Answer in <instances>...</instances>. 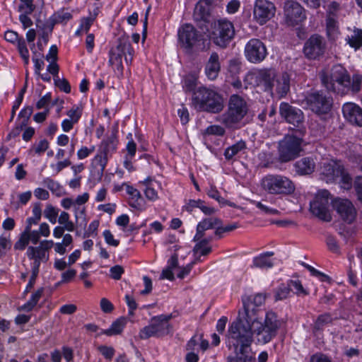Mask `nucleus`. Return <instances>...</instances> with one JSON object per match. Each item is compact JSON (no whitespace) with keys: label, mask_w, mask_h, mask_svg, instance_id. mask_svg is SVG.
<instances>
[{"label":"nucleus","mask_w":362,"mask_h":362,"mask_svg":"<svg viewBox=\"0 0 362 362\" xmlns=\"http://www.w3.org/2000/svg\"><path fill=\"white\" fill-rule=\"evenodd\" d=\"M256 310L244 304V310L229 326L226 335V346L235 354L251 351L253 341L252 326L257 322Z\"/></svg>","instance_id":"nucleus-1"},{"label":"nucleus","mask_w":362,"mask_h":362,"mask_svg":"<svg viewBox=\"0 0 362 362\" xmlns=\"http://www.w3.org/2000/svg\"><path fill=\"white\" fill-rule=\"evenodd\" d=\"M319 76L322 86L328 91L343 95L349 91L355 93L361 90L362 76L354 74L351 78L347 70L340 64L321 71Z\"/></svg>","instance_id":"nucleus-2"},{"label":"nucleus","mask_w":362,"mask_h":362,"mask_svg":"<svg viewBox=\"0 0 362 362\" xmlns=\"http://www.w3.org/2000/svg\"><path fill=\"white\" fill-rule=\"evenodd\" d=\"M247 111L246 101L240 95L233 94L229 98L227 110L218 115L216 121L228 129H238L243 126V120Z\"/></svg>","instance_id":"nucleus-3"},{"label":"nucleus","mask_w":362,"mask_h":362,"mask_svg":"<svg viewBox=\"0 0 362 362\" xmlns=\"http://www.w3.org/2000/svg\"><path fill=\"white\" fill-rule=\"evenodd\" d=\"M192 100L194 108L200 112L217 114L221 112L224 107L223 95L218 92L206 87H200L194 91Z\"/></svg>","instance_id":"nucleus-4"},{"label":"nucleus","mask_w":362,"mask_h":362,"mask_svg":"<svg viewBox=\"0 0 362 362\" xmlns=\"http://www.w3.org/2000/svg\"><path fill=\"white\" fill-rule=\"evenodd\" d=\"M261 185L268 194L276 196L291 195L296 189V185L290 178L278 174L266 175L262 178Z\"/></svg>","instance_id":"nucleus-5"},{"label":"nucleus","mask_w":362,"mask_h":362,"mask_svg":"<svg viewBox=\"0 0 362 362\" xmlns=\"http://www.w3.org/2000/svg\"><path fill=\"white\" fill-rule=\"evenodd\" d=\"M178 43L186 54L202 50L204 39L197 29L189 23L182 25L178 30Z\"/></svg>","instance_id":"nucleus-6"},{"label":"nucleus","mask_w":362,"mask_h":362,"mask_svg":"<svg viewBox=\"0 0 362 362\" xmlns=\"http://www.w3.org/2000/svg\"><path fill=\"white\" fill-rule=\"evenodd\" d=\"M206 31L213 42L221 48L227 47L235 36L233 24L226 19L214 21Z\"/></svg>","instance_id":"nucleus-7"},{"label":"nucleus","mask_w":362,"mask_h":362,"mask_svg":"<svg viewBox=\"0 0 362 362\" xmlns=\"http://www.w3.org/2000/svg\"><path fill=\"white\" fill-rule=\"evenodd\" d=\"M303 139L293 134H288L279 143V158L281 162L286 163L299 156L303 151Z\"/></svg>","instance_id":"nucleus-8"},{"label":"nucleus","mask_w":362,"mask_h":362,"mask_svg":"<svg viewBox=\"0 0 362 362\" xmlns=\"http://www.w3.org/2000/svg\"><path fill=\"white\" fill-rule=\"evenodd\" d=\"M305 102L313 112L317 115H323L330 111L333 100L323 91H315L306 96Z\"/></svg>","instance_id":"nucleus-9"},{"label":"nucleus","mask_w":362,"mask_h":362,"mask_svg":"<svg viewBox=\"0 0 362 362\" xmlns=\"http://www.w3.org/2000/svg\"><path fill=\"white\" fill-rule=\"evenodd\" d=\"M327 49L325 38L318 35H312L304 43L303 54L309 59H319L324 55Z\"/></svg>","instance_id":"nucleus-10"},{"label":"nucleus","mask_w":362,"mask_h":362,"mask_svg":"<svg viewBox=\"0 0 362 362\" xmlns=\"http://www.w3.org/2000/svg\"><path fill=\"white\" fill-rule=\"evenodd\" d=\"M284 8L286 21L289 25H298L306 19L305 10L296 1H286Z\"/></svg>","instance_id":"nucleus-11"},{"label":"nucleus","mask_w":362,"mask_h":362,"mask_svg":"<svg viewBox=\"0 0 362 362\" xmlns=\"http://www.w3.org/2000/svg\"><path fill=\"white\" fill-rule=\"evenodd\" d=\"M332 204L344 221L350 224L355 221L357 211L351 201L347 199L336 198L332 200Z\"/></svg>","instance_id":"nucleus-12"},{"label":"nucleus","mask_w":362,"mask_h":362,"mask_svg":"<svg viewBox=\"0 0 362 362\" xmlns=\"http://www.w3.org/2000/svg\"><path fill=\"white\" fill-rule=\"evenodd\" d=\"M247 59L252 63H259L263 61L267 54V48L264 44L259 39H251L245 48Z\"/></svg>","instance_id":"nucleus-13"},{"label":"nucleus","mask_w":362,"mask_h":362,"mask_svg":"<svg viewBox=\"0 0 362 362\" xmlns=\"http://www.w3.org/2000/svg\"><path fill=\"white\" fill-rule=\"evenodd\" d=\"M274 4L267 0H256L254 6L253 16L260 25L266 23L275 14Z\"/></svg>","instance_id":"nucleus-14"},{"label":"nucleus","mask_w":362,"mask_h":362,"mask_svg":"<svg viewBox=\"0 0 362 362\" xmlns=\"http://www.w3.org/2000/svg\"><path fill=\"white\" fill-rule=\"evenodd\" d=\"M281 116L288 123L298 127L303 122L304 115L303 111L293 107L288 103H281L279 106Z\"/></svg>","instance_id":"nucleus-15"},{"label":"nucleus","mask_w":362,"mask_h":362,"mask_svg":"<svg viewBox=\"0 0 362 362\" xmlns=\"http://www.w3.org/2000/svg\"><path fill=\"white\" fill-rule=\"evenodd\" d=\"M194 20L199 23L198 26L203 30L204 26L207 27L206 23H211L210 18V4L209 0H200L195 6L194 13Z\"/></svg>","instance_id":"nucleus-16"},{"label":"nucleus","mask_w":362,"mask_h":362,"mask_svg":"<svg viewBox=\"0 0 362 362\" xmlns=\"http://www.w3.org/2000/svg\"><path fill=\"white\" fill-rule=\"evenodd\" d=\"M344 117L351 124L362 127V109L355 103H346L342 107Z\"/></svg>","instance_id":"nucleus-17"},{"label":"nucleus","mask_w":362,"mask_h":362,"mask_svg":"<svg viewBox=\"0 0 362 362\" xmlns=\"http://www.w3.org/2000/svg\"><path fill=\"white\" fill-rule=\"evenodd\" d=\"M172 317V314H170L160 315L159 316L153 317L151 319L157 337H163L172 332L173 327L171 325L169 324V320H171Z\"/></svg>","instance_id":"nucleus-18"},{"label":"nucleus","mask_w":362,"mask_h":362,"mask_svg":"<svg viewBox=\"0 0 362 362\" xmlns=\"http://www.w3.org/2000/svg\"><path fill=\"white\" fill-rule=\"evenodd\" d=\"M252 337H255L257 342L260 344H266L270 342L277 335L265 327L262 322L258 321L252 326Z\"/></svg>","instance_id":"nucleus-19"},{"label":"nucleus","mask_w":362,"mask_h":362,"mask_svg":"<svg viewBox=\"0 0 362 362\" xmlns=\"http://www.w3.org/2000/svg\"><path fill=\"white\" fill-rule=\"evenodd\" d=\"M205 74L209 80L214 81L217 78L221 71V63L219 55L217 52H213L206 63Z\"/></svg>","instance_id":"nucleus-20"},{"label":"nucleus","mask_w":362,"mask_h":362,"mask_svg":"<svg viewBox=\"0 0 362 362\" xmlns=\"http://www.w3.org/2000/svg\"><path fill=\"white\" fill-rule=\"evenodd\" d=\"M113 48L117 52L124 54L127 63L131 62L132 61L134 50L129 42V35L127 34L122 35L117 39V46Z\"/></svg>","instance_id":"nucleus-21"},{"label":"nucleus","mask_w":362,"mask_h":362,"mask_svg":"<svg viewBox=\"0 0 362 362\" xmlns=\"http://www.w3.org/2000/svg\"><path fill=\"white\" fill-rule=\"evenodd\" d=\"M315 159L312 156L304 157L294 163L296 173L299 175L312 174L315 169Z\"/></svg>","instance_id":"nucleus-22"},{"label":"nucleus","mask_w":362,"mask_h":362,"mask_svg":"<svg viewBox=\"0 0 362 362\" xmlns=\"http://www.w3.org/2000/svg\"><path fill=\"white\" fill-rule=\"evenodd\" d=\"M343 165L337 162L324 163L322 168V175L325 177L327 182L337 180V177L341 175Z\"/></svg>","instance_id":"nucleus-23"},{"label":"nucleus","mask_w":362,"mask_h":362,"mask_svg":"<svg viewBox=\"0 0 362 362\" xmlns=\"http://www.w3.org/2000/svg\"><path fill=\"white\" fill-rule=\"evenodd\" d=\"M262 324L277 335L279 330L284 326L285 322L276 313L270 310L266 313Z\"/></svg>","instance_id":"nucleus-24"},{"label":"nucleus","mask_w":362,"mask_h":362,"mask_svg":"<svg viewBox=\"0 0 362 362\" xmlns=\"http://www.w3.org/2000/svg\"><path fill=\"white\" fill-rule=\"evenodd\" d=\"M117 132L112 131L111 134L105 138L99 146V152L102 154H112L117 148L118 140L117 138Z\"/></svg>","instance_id":"nucleus-25"},{"label":"nucleus","mask_w":362,"mask_h":362,"mask_svg":"<svg viewBox=\"0 0 362 362\" xmlns=\"http://www.w3.org/2000/svg\"><path fill=\"white\" fill-rule=\"evenodd\" d=\"M27 256L30 259H33V265L36 267H40L41 262H46L48 259V254L45 251L42 247H28Z\"/></svg>","instance_id":"nucleus-26"},{"label":"nucleus","mask_w":362,"mask_h":362,"mask_svg":"<svg viewBox=\"0 0 362 362\" xmlns=\"http://www.w3.org/2000/svg\"><path fill=\"white\" fill-rule=\"evenodd\" d=\"M345 41L355 51L362 49V29L357 28L352 30L349 29V32L345 37Z\"/></svg>","instance_id":"nucleus-27"},{"label":"nucleus","mask_w":362,"mask_h":362,"mask_svg":"<svg viewBox=\"0 0 362 362\" xmlns=\"http://www.w3.org/2000/svg\"><path fill=\"white\" fill-rule=\"evenodd\" d=\"M290 81V76L286 72L277 77L276 83L273 86H275V90L280 98L286 96L289 92Z\"/></svg>","instance_id":"nucleus-28"},{"label":"nucleus","mask_w":362,"mask_h":362,"mask_svg":"<svg viewBox=\"0 0 362 362\" xmlns=\"http://www.w3.org/2000/svg\"><path fill=\"white\" fill-rule=\"evenodd\" d=\"M126 191L127 193L130 196L129 200V206L137 210H142L143 199L140 192L137 189L130 185L127 186Z\"/></svg>","instance_id":"nucleus-29"},{"label":"nucleus","mask_w":362,"mask_h":362,"mask_svg":"<svg viewBox=\"0 0 362 362\" xmlns=\"http://www.w3.org/2000/svg\"><path fill=\"white\" fill-rule=\"evenodd\" d=\"M273 252H266L253 258L252 266L260 269H269L274 266V263L269 257L274 255Z\"/></svg>","instance_id":"nucleus-30"},{"label":"nucleus","mask_w":362,"mask_h":362,"mask_svg":"<svg viewBox=\"0 0 362 362\" xmlns=\"http://www.w3.org/2000/svg\"><path fill=\"white\" fill-rule=\"evenodd\" d=\"M310 211L313 215L322 221L329 222L332 220L329 208L323 205L310 202Z\"/></svg>","instance_id":"nucleus-31"},{"label":"nucleus","mask_w":362,"mask_h":362,"mask_svg":"<svg viewBox=\"0 0 362 362\" xmlns=\"http://www.w3.org/2000/svg\"><path fill=\"white\" fill-rule=\"evenodd\" d=\"M127 324L126 317H119L112 322L109 329H103L101 334L107 336H112L119 334Z\"/></svg>","instance_id":"nucleus-32"},{"label":"nucleus","mask_w":362,"mask_h":362,"mask_svg":"<svg viewBox=\"0 0 362 362\" xmlns=\"http://www.w3.org/2000/svg\"><path fill=\"white\" fill-rule=\"evenodd\" d=\"M123 55L124 54L117 52L114 48H112L109 52V64L117 69L120 74H122L123 71L122 59Z\"/></svg>","instance_id":"nucleus-33"},{"label":"nucleus","mask_w":362,"mask_h":362,"mask_svg":"<svg viewBox=\"0 0 362 362\" xmlns=\"http://www.w3.org/2000/svg\"><path fill=\"white\" fill-rule=\"evenodd\" d=\"M332 317L329 313L320 315L315 321L313 326V332L317 334L323 330L325 326L332 322Z\"/></svg>","instance_id":"nucleus-34"},{"label":"nucleus","mask_w":362,"mask_h":362,"mask_svg":"<svg viewBox=\"0 0 362 362\" xmlns=\"http://www.w3.org/2000/svg\"><path fill=\"white\" fill-rule=\"evenodd\" d=\"M246 148V144L244 141L240 140L235 144L226 148L224 151V157L227 160L233 159V158L238 155L240 152Z\"/></svg>","instance_id":"nucleus-35"},{"label":"nucleus","mask_w":362,"mask_h":362,"mask_svg":"<svg viewBox=\"0 0 362 362\" xmlns=\"http://www.w3.org/2000/svg\"><path fill=\"white\" fill-rule=\"evenodd\" d=\"M33 112V107L32 106H27L21 110L18 117V128L22 129L27 126Z\"/></svg>","instance_id":"nucleus-36"},{"label":"nucleus","mask_w":362,"mask_h":362,"mask_svg":"<svg viewBox=\"0 0 362 362\" xmlns=\"http://www.w3.org/2000/svg\"><path fill=\"white\" fill-rule=\"evenodd\" d=\"M220 224H222V221L220 218L217 217H209L203 219L197 225L204 231H206L209 229H215L216 230Z\"/></svg>","instance_id":"nucleus-37"},{"label":"nucleus","mask_w":362,"mask_h":362,"mask_svg":"<svg viewBox=\"0 0 362 362\" xmlns=\"http://www.w3.org/2000/svg\"><path fill=\"white\" fill-rule=\"evenodd\" d=\"M72 18V15L64 9L54 13L50 18L52 26L55 24L66 23Z\"/></svg>","instance_id":"nucleus-38"},{"label":"nucleus","mask_w":362,"mask_h":362,"mask_svg":"<svg viewBox=\"0 0 362 362\" xmlns=\"http://www.w3.org/2000/svg\"><path fill=\"white\" fill-rule=\"evenodd\" d=\"M44 291L43 288H38L33 295L30 299L23 305V309L25 311H30L37 305L39 300L41 298Z\"/></svg>","instance_id":"nucleus-39"},{"label":"nucleus","mask_w":362,"mask_h":362,"mask_svg":"<svg viewBox=\"0 0 362 362\" xmlns=\"http://www.w3.org/2000/svg\"><path fill=\"white\" fill-rule=\"evenodd\" d=\"M332 199L329 192L327 189L320 190L315 195V199L312 202L323 205L329 208V200Z\"/></svg>","instance_id":"nucleus-40"},{"label":"nucleus","mask_w":362,"mask_h":362,"mask_svg":"<svg viewBox=\"0 0 362 362\" xmlns=\"http://www.w3.org/2000/svg\"><path fill=\"white\" fill-rule=\"evenodd\" d=\"M291 291L288 282L286 285L281 284L274 291V300L278 301L286 299L289 296Z\"/></svg>","instance_id":"nucleus-41"},{"label":"nucleus","mask_w":362,"mask_h":362,"mask_svg":"<svg viewBox=\"0 0 362 362\" xmlns=\"http://www.w3.org/2000/svg\"><path fill=\"white\" fill-rule=\"evenodd\" d=\"M57 221L60 225L64 226L68 231L72 232L75 230V225L74 222L70 221V216L66 211L61 212Z\"/></svg>","instance_id":"nucleus-42"},{"label":"nucleus","mask_w":362,"mask_h":362,"mask_svg":"<svg viewBox=\"0 0 362 362\" xmlns=\"http://www.w3.org/2000/svg\"><path fill=\"white\" fill-rule=\"evenodd\" d=\"M107 157L108 155H105L100 153L99 154H97L93 159V161L95 162L100 167V168L98 170V175L100 179L103 175V172L107 163Z\"/></svg>","instance_id":"nucleus-43"},{"label":"nucleus","mask_w":362,"mask_h":362,"mask_svg":"<svg viewBox=\"0 0 362 362\" xmlns=\"http://www.w3.org/2000/svg\"><path fill=\"white\" fill-rule=\"evenodd\" d=\"M274 74L270 70H261L258 72L257 78L261 82H263L267 86H271L274 79Z\"/></svg>","instance_id":"nucleus-44"},{"label":"nucleus","mask_w":362,"mask_h":362,"mask_svg":"<svg viewBox=\"0 0 362 362\" xmlns=\"http://www.w3.org/2000/svg\"><path fill=\"white\" fill-rule=\"evenodd\" d=\"M288 285L291 290L293 288L295 290L294 293L298 296H305L309 294V292L303 288L299 280H290L288 281Z\"/></svg>","instance_id":"nucleus-45"},{"label":"nucleus","mask_w":362,"mask_h":362,"mask_svg":"<svg viewBox=\"0 0 362 362\" xmlns=\"http://www.w3.org/2000/svg\"><path fill=\"white\" fill-rule=\"evenodd\" d=\"M207 195L209 197L216 200L221 206H232V204H230L228 201L226 200L224 198L221 197L219 192L214 186H211L210 189L207 191Z\"/></svg>","instance_id":"nucleus-46"},{"label":"nucleus","mask_w":362,"mask_h":362,"mask_svg":"<svg viewBox=\"0 0 362 362\" xmlns=\"http://www.w3.org/2000/svg\"><path fill=\"white\" fill-rule=\"evenodd\" d=\"M59 214V209L54 207L51 204H48L44 211V216L52 223L54 224L57 222V218Z\"/></svg>","instance_id":"nucleus-47"},{"label":"nucleus","mask_w":362,"mask_h":362,"mask_svg":"<svg viewBox=\"0 0 362 362\" xmlns=\"http://www.w3.org/2000/svg\"><path fill=\"white\" fill-rule=\"evenodd\" d=\"M29 231L25 230L21 234L19 239L16 241L14 245L15 250H23L26 246L29 244L28 233Z\"/></svg>","instance_id":"nucleus-48"},{"label":"nucleus","mask_w":362,"mask_h":362,"mask_svg":"<svg viewBox=\"0 0 362 362\" xmlns=\"http://www.w3.org/2000/svg\"><path fill=\"white\" fill-rule=\"evenodd\" d=\"M337 180L341 182L344 189H349L352 184V178L349 174L345 170L344 166L341 168V175L337 177Z\"/></svg>","instance_id":"nucleus-49"},{"label":"nucleus","mask_w":362,"mask_h":362,"mask_svg":"<svg viewBox=\"0 0 362 362\" xmlns=\"http://www.w3.org/2000/svg\"><path fill=\"white\" fill-rule=\"evenodd\" d=\"M238 226L237 223H233L226 226H223V223L220 224L215 230V235L218 238H221L224 233H228L238 228Z\"/></svg>","instance_id":"nucleus-50"},{"label":"nucleus","mask_w":362,"mask_h":362,"mask_svg":"<svg viewBox=\"0 0 362 362\" xmlns=\"http://www.w3.org/2000/svg\"><path fill=\"white\" fill-rule=\"evenodd\" d=\"M197 86V79L193 76H187L183 81V89L185 92L194 91Z\"/></svg>","instance_id":"nucleus-51"},{"label":"nucleus","mask_w":362,"mask_h":362,"mask_svg":"<svg viewBox=\"0 0 362 362\" xmlns=\"http://www.w3.org/2000/svg\"><path fill=\"white\" fill-rule=\"evenodd\" d=\"M326 244L329 251L333 253L339 254L340 247L336 238L332 235H327Z\"/></svg>","instance_id":"nucleus-52"},{"label":"nucleus","mask_w":362,"mask_h":362,"mask_svg":"<svg viewBox=\"0 0 362 362\" xmlns=\"http://www.w3.org/2000/svg\"><path fill=\"white\" fill-rule=\"evenodd\" d=\"M21 4L19 5V11L25 13V14H31L35 6L33 3V0H21Z\"/></svg>","instance_id":"nucleus-53"},{"label":"nucleus","mask_w":362,"mask_h":362,"mask_svg":"<svg viewBox=\"0 0 362 362\" xmlns=\"http://www.w3.org/2000/svg\"><path fill=\"white\" fill-rule=\"evenodd\" d=\"M151 337H157L155 328L151 321L149 325L144 327L140 332V337L141 339H146Z\"/></svg>","instance_id":"nucleus-54"},{"label":"nucleus","mask_w":362,"mask_h":362,"mask_svg":"<svg viewBox=\"0 0 362 362\" xmlns=\"http://www.w3.org/2000/svg\"><path fill=\"white\" fill-rule=\"evenodd\" d=\"M54 84L62 91H64L66 93H69L71 92V86L66 78H54Z\"/></svg>","instance_id":"nucleus-55"},{"label":"nucleus","mask_w":362,"mask_h":362,"mask_svg":"<svg viewBox=\"0 0 362 362\" xmlns=\"http://www.w3.org/2000/svg\"><path fill=\"white\" fill-rule=\"evenodd\" d=\"M226 133L225 129L219 125H211L205 130V134L208 135L223 136Z\"/></svg>","instance_id":"nucleus-56"},{"label":"nucleus","mask_w":362,"mask_h":362,"mask_svg":"<svg viewBox=\"0 0 362 362\" xmlns=\"http://www.w3.org/2000/svg\"><path fill=\"white\" fill-rule=\"evenodd\" d=\"M52 100V95L50 93L45 94L36 103V108L40 110L45 108V110L49 109V105Z\"/></svg>","instance_id":"nucleus-57"},{"label":"nucleus","mask_w":362,"mask_h":362,"mask_svg":"<svg viewBox=\"0 0 362 362\" xmlns=\"http://www.w3.org/2000/svg\"><path fill=\"white\" fill-rule=\"evenodd\" d=\"M42 184L53 193H57L60 189L59 184L49 177L45 178L42 182Z\"/></svg>","instance_id":"nucleus-58"},{"label":"nucleus","mask_w":362,"mask_h":362,"mask_svg":"<svg viewBox=\"0 0 362 362\" xmlns=\"http://www.w3.org/2000/svg\"><path fill=\"white\" fill-rule=\"evenodd\" d=\"M66 115L71 120L77 123L81 117L82 110L78 107H74L67 112Z\"/></svg>","instance_id":"nucleus-59"},{"label":"nucleus","mask_w":362,"mask_h":362,"mask_svg":"<svg viewBox=\"0 0 362 362\" xmlns=\"http://www.w3.org/2000/svg\"><path fill=\"white\" fill-rule=\"evenodd\" d=\"M95 16H90L83 18L80 25V30H82V32L85 33H88L90 26L93 25V21H95Z\"/></svg>","instance_id":"nucleus-60"},{"label":"nucleus","mask_w":362,"mask_h":362,"mask_svg":"<svg viewBox=\"0 0 362 362\" xmlns=\"http://www.w3.org/2000/svg\"><path fill=\"white\" fill-rule=\"evenodd\" d=\"M49 148V142L46 139H42L39 141L35 146L33 147L35 153L40 155L47 150Z\"/></svg>","instance_id":"nucleus-61"},{"label":"nucleus","mask_w":362,"mask_h":362,"mask_svg":"<svg viewBox=\"0 0 362 362\" xmlns=\"http://www.w3.org/2000/svg\"><path fill=\"white\" fill-rule=\"evenodd\" d=\"M110 272L111 278L115 280H119L121 279L122 274L124 272V270L122 266L115 265L110 268Z\"/></svg>","instance_id":"nucleus-62"},{"label":"nucleus","mask_w":362,"mask_h":362,"mask_svg":"<svg viewBox=\"0 0 362 362\" xmlns=\"http://www.w3.org/2000/svg\"><path fill=\"white\" fill-rule=\"evenodd\" d=\"M310 362H332L331 359L322 353H317L311 356Z\"/></svg>","instance_id":"nucleus-63"},{"label":"nucleus","mask_w":362,"mask_h":362,"mask_svg":"<svg viewBox=\"0 0 362 362\" xmlns=\"http://www.w3.org/2000/svg\"><path fill=\"white\" fill-rule=\"evenodd\" d=\"M354 189L358 199L362 204V177H358L354 182Z\"/></svg>","instance_id":"nucleus-64"}]
</instances>
